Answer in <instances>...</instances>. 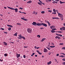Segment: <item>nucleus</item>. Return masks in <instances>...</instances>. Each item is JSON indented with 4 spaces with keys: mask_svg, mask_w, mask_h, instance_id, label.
Masks as SVG:
<instances>
[{
    "mask_svg": "<svg viewBox=\"0 0 65 65\" xmlns=\"http://www.w3.org/2000/svg\"><path fill=\"white\" fill-rule=\"evenodd\" d=\"M59 54H58L56 55V56H59Z\"/></svg>",
    "mask_w": 65,
    "mask_h": 65,
    "instance_id": "54",
    "label": "nucleus"
},
{
    "mask_svg": "<svg viewBox=\"0 0 65 65\" xmlns=\"http://www.w3.org/2000/svg\"><path fill=\"white\" fill-rule=\"evenodd\" d=\"M19 37H20V38H22V35H20L19 36Z\"/></svg>",
    "mask_w": 65,
    "mask_h": 65,
    "instance_id": "24",
    "label": "nucleus"
},
{
    "mask_svg": "<svg viewBox=\"0 0 65 65\" xmlns=\"http://www.w3.org/2000/svg\"><path fill=\"white\" fill-rule=\"evenodd\" d=\"M22 38H23V39H25V37H22Z\"/></svg>",
    "mask_w": 65,
    "mask_h": 65,
    "instance_id": "32",
    "label": "nucleus"
},
{
    "mask_svg": "<svg viewBox=\"0 0 65 65\" xmlns=\"http://www.w3.org/2000/svg\"><path fill=\"white\" fill-rule=\"evenodd\" d=\"M7 26H8V27H13V26H12V25H9L7 24Z\"/></svg>",
    "mask_w": 65,
    "mask_h": 65,
    "instance_id": "11",
    "label": "nucleus"
},
{
    "mask_svg": "<svg viewBox=\"0 0 65 65\" xmlns=\"http://www.w3.org/2000/svg\"><path fill=\"white\" fill-rule=\"evenodd\" d=\"M61 54H63V55H64V56H65V54H64V53H61Z\"/></svg>",
    "mask_w": 65,
    "mask_h": 65,
    "instance_id": "56",
    "label": "nucleus"
},
{
    "mask_svg": "<svg viewBox=\"0 0 65 65\" xmlns=\"http://www.w3.org/2000/svg\"><path fill=\"white\" fill-rule=\"evenodd\" d=\"M8 8H9V9H12V10H13V8H11L9 7H8Z\"/></svg>",
    "mask_w": 65,
    "mask_h": 65,
    "instance_id": "17",
    "label": "nucleus"
},
{
    "mask_svg": "<svg viewBox=\"0 0 65 65\" xmlns=\"http://www.w3.org/2000/svg\"><path fill=\"white\" fill-rule=\"evenodd\" d=\"M56 12L57 13H58V10H56Z\"/></svg>",
    "mask_w": 65,
    "mask_h": 65,
    "instance_id": "63",
    "label": "nucleus"
},
{
    "mask_svg": "<svg viewBox=\"0 0 65 65\" xmlns=\"http://www.w3.org/2000/svg\"><path fill=\"white\" fill-rule=\"evenodd\" d=\"M63 43H60L59 44L60 45H63Z\"/></svg>",
    "mask_w": 65,
    "mask_h": 65,
    "instance_id": "40",
    "label": "nucleus"
},
{
    "mask_svg": "<svg viewBox=\"0 0 65 65\" xmlns=\"http://www.w3.org/2000/svg\"><path fill=\"white\" fill-rule=\"evenodd\" d=\"M40 3H41V4H42V2H41V1L40 2Z\"/></svg>",
    "mask_w": 65,
    "mask_h": 65,
    "instance_id": "61",
    "label": "nucleus"
},
{
    "mask_svg": "<svg viewBox=\"0 0 65 65\" xmlns=\"http://www.w3.org/2000/svg\"><path fill=\"white\" fill-rule=\"evenodd\" d=\"M60 4H62L63 2H62L61 1H60Z\"/></svg>",
    "mask_w": 65,
    "mask_h": 65,
    "instance_id": "35",
    "label": "nucleus"
},
{
    "mask_svg": "<svg viewBox=\"0 0 65 65\" xmlns=\"http://www.w3.org/2000/svg\"><path fill=\"white\" fill-rule=\"evenodd\" d=\"M58 15H61V14L59 13H58Z\"/></svg>",
    "mask_w": 65,
    "mask_h": 65,
    "instance_id": "57",
    "label": "nucleus"
},
{
    "mask_svg": "<svg viewBox=\"0 0 65 65\" xmlns=\"http://www.w3.org/2000/svg\"><path fill=\"white\" fill-rule=\"evenodd\" d=\"M51 32L52 33H55V32H56V31H54V30H52Z\"/></svg>",
    "mask_w": 65,
    "mask_h": 65,
    "instance_id": "22",
    "label": "nucleus"
},
{
    "mask_svg": "<svg viewBox=\"0 0 65 65\" xmlns=\"http://www.w3.org/2000/svg\"><path fill=\"white\" fill-rule=\"evenodd\" d=\"M62 64L63 65H65V62H63L62 63Z\"/></svg>",
    "mask_w": 65,
    "mask_h": 65,
    "instance_id": "38",
    "label": "nucleus"
},
{
    "mask_svg": "<svg viewBox=\"0 0 65 65\" xmlns=\"http://www.w3.org/2000/svg\"><path fill=\"white\" fill-rule=\"evenodd\" d=\"M55 47V46H51L50 47H52V48H53V47Z\"/></svg>",
    "mask_w": 65,
    "mask_h": 65,
    "instance_id": "23",
    "label": "nucleus"
},
{
    "mask_svg": "<svg viewBox=\"0 0 65 65\" xmlns=\"http://www.w3.org/2000/svg\"><path fill=\"white\" fill-rule=\"evenodd\" d=\"M32 2V1H28L27 2V3H31Z\"/></svg>",
    "mask_w": 65,
    "mask_h": 65,
    "instance_id": "14",
    "label": "nucleus"
},
{
    "mask_svg": "<svg viewBox=\"0 0 65 65\" xmlns=\"http://www.w3.org/2000/svg\"><path fill=\"white\" fill-rule=\"evenodd\" d=\"M48 12H52L51 10H48Z\"/></svg>",
    "mask_w": 65,
    "mask_h": 65,
    "instance_id": "46",
    "label": "nucleus"
},
{
    "mask_svg": "<svg viewBox=\"0 0 65 65\" xmlns=\"http://www.w3.org/2000/svg\"><path fill=\"white\" fill-rule=\"evenodd\" d=\"M53 11H54V12H56V10L55 9H53Z\"/></svg>",
    "mask_w": 65,
    "mask_h": 65,
    "instance_id": "29",
    "label": "nucleus"
},
{
    "mask_svg": "<svg viewBox=\"0 0 65 65\" xmlns=\"http://www.w3.org/2000/svg\"><path fill=\"white\" fill-rule=\"evenodd\" d=\"M56 35H57V36H60V37H62V35L60 34H56Z\"/></svg>",
    "mask_w": 65,
    "mask_h": 65,
    "instance_id": "9",
    "label": "nucleus"
},
{
    "mask_svg": "<svg viewBox=\"0 0 65 65\" xmlns=\"http://www.w3.org/2000/svg\"><path fill=\"white\" fill-rule=\"evenodd\" d=\"M7 55L6 54H5L4 56H5V57H6V56H7Z\"/></svg>",
    "mask_w": 65,
    "mask_h": 65,
    "instance_id": "45",
    "label": "nucleus"
},
{
    "mask_svg": "<svg viewBox=\"0 0 65 65\" xmlns=\"http://www.w3.org/2000/svg\"><path fill=\"white\" fill-rule=\"evenodd\" d=\"M17 25H19L20 26H21V25H22L20 23H17Z\"/></svg>",
    "mask_w": 65,
    "mask_h": 65,
    "instance_id": "15",
    "label": "nucleus"
},
{
    "mask_svg": "<svg viewBox=\"0 0 65 65\" xmlns=\"http://www.w3.org/2000/svg\"><path fill=\"white\" fill-rule=\"evenodd\" d=\"M57 32H58V33H62V32L60 31H57Z\"/></svg>",
    "mask_w": 65,
    "mask_h": 65,
    "instance_id": "27",
    "label": "nucleus"
},
{
    "mask_svg": "<svg viewBox=\"0 0 65 65\" xmlns=\"http://www.w3.org/2000/svg\"><path fill=\"white\" fill-rule=\"evenodd\" d=\"M8 30L9 31H10V30H11V28L10 27H9L8 28Z\"/></svg>",
    "mask_w": 65,
    "mask_h": 65,
    "instance_id": "25",
    "label": "nucleus"
},
{
    "mask_svg": "<svg viewBox=\"0 0 65 65\" xmlns=\"http://www.w3.org/2000/svg\"><path fill=\"white\" fill-rule=\"evenodd\" d=\"M45 12L44 11H42L41 12V13H44Z\"/></svg>",
    "mask_w": 65,
    "mask_h": 65,
    "instance_id": "31",
    "label": "nucleus"
},
{
    "mask_svg": "<svg viewBox=\"0 0 65 65\" xmlns=\"http://www.w3.org/2000/svg\"><path fill=\"white\" fill-rule=\"evenodd\" d=\"M21 19H22V20H24V21H27V19H24V18H21Z\"/></svg>",
    "mask_w": 65,
    "mask_h": 65,
    "instance_id": "12",
    "label": "nucleus"
},
{
    "mask_svg": "<svg viewBox=\"0 0 65 65\" xmlns=\"http://www.w3.org/2000/svg\"><path fill=\"white\" fill-rule=\"evenodd\" d=\"M44 53H47V50L45 48H44Z\"/></svg>",
    "mask_w": 65,
    "mask_h": 65,
    "instance_id": "4",
    "label": "nucleus"
},
{
    "mask_svg": "<svg viewBox=\"0 0 65 65\" xmlns=\"http://www.w3.org/2000/svg\"><path fill=\"white\" fill-rule=\"evenodd\" d=\"M32 25H33L34 26H36L37 25V23H36L35 22H33V23L31 24Z\"/></svg>",
    "mask_w": 65,
    "mask_h": 65,
    "instance_id": "2",
    "label": "nucleus"
},
{
    "mask_svg": "<svg viewBox=\"0 0 65 65\" xmlns=\"http://www.w3.org/2000/svg\"><path fill=\"white\" fill-rule=\"evenodd\" d=\"M4 45H7V43L5 42H4Z\"/></svg>",
    "mask_w": 65,
    "mask_h": 65,
    "instance_id": "21",
    "label": "nucleus"
},
{
    "mask_svg": "<svg viewBox=\"0 0 65 65\" xmlns=\"http://www.w3.org/2000/svg\"><path fill=\"white\" fill-rule=\"evenodd\" d=\"M50 28L51 29L55 28V26H50Z\"/></svg>",
    "mask_w": 65,
    "mask_h": 65,
    "instance_id": "6",
    "label": "nucleus"
},
{
    "mask_svg": "<svg viewBox=\"0 0 65 65\" xmlns=\"http://www.w3.org/2000/svg\"><path fill=\"white\" fill-rule=\"evenodd\" d=\"M17 55V58H18L20 57V54H19L17 53L16 54Z\"/></svg>",
    "mask_w": 65,
    "mask_h": 65,
    "instance_id": "8",
    "label": "nucleus"
},
{
    "mask_svg": "<svg viewBox=\"0 0 65 65\" xmlns=\"http://www.w3.org/2000/svg\"><path fill=\"white\" fill-rule=\"evenodd\" d=\"M32 29L31 28H28L27 29V31L28 33H31L32 32Z\"/></svg>",
    "mask_w": 65,
    "mask_h": 65,
    "instance_id": "1",
    "label": "nucleus"
},
{
    "mask_svg": "<svg viewBox=\"0 0 65 65\" xmlns=\"http://www.w3.org/2000/svg\"><path fill=\"white\" fill-rule=\"evenodd\" d=\"M62 29L63 30H65V27H62Z\"/></svg>",
    "mask_w": 65,
    "mask_h": 65,
    "instance_id": "20",
    "label": "nucleus"
},
{
    "mask_svg": "<svg viewBox=\"0 0 65 65\" xmlns=\"http://www.w3.org/2000/svg\"><path fill=\"white\" fill-rule=\"evenodd\" d=\"M51 63H52L51 61H50L49 62L47 63V65H50V64H51Z\"/></svg>",
    "mask_w": 65,
    "mask_h": 65,
    "instance_id": "16",
    "label": "nucleus"
},
{
    "mask_svg": "<svg viewBox=\"0 0 65 65\" xmlns=\"http://www.w3.org/2000/svg\"><path fill=\"white\" fill-rule=\"evenodd\" d=\"M1 29H2V30H4V29L3 28H1Z\"/></svg>",
    "mask_w": 65,
    "mask_h": 65,
    "instance_id": "49",
    "label": "nucleus"
},
{
    "mask_svg": "<svg viewBox=\"0 0 65 65\" xmlns=\"http://www.w3.org/2000/svg\"><path fill=\"white\" fill-rule=\"evenodd\" d=\"M46 2L48 3V0H46Z\"/></svg>",
    "mask_w": 65,
    "mask_h": 65,
    "instance_id": "50",
    "label": "nucleus"
},
{
    "mask_svg": "<svg viewBox=\"0 0 65 65\" xmlns=\"http://www.w3.org/2000/svg\"><path fill=\"white\" fill-rule=\"evenodd\" d=\"M36 52H37V53H39V51H38V50H37L36 51Z\"/></svg>",
    "mask_w": 65,
    "mask_h": 65,
    "instance_id": "44",
    "label": "nucleus"
},
{
    "mask_svg": "<svg viewBox=\"0 0 65 65\" xmlns=\"http://www.w3.org/2000/svg\"><path fill=\"white\" fill-rule=\"evenodd\" d=\"M20 9H23V8H21V7L20 8Z\"/></svg>",
    "mask_w": 65,
    "mask_h": 65,
    "instance_id": "55",
    "label": "nucleus"
},
{
    "mask_svg": "<svg viewBox=\"0 0 65 65\" xmlns=\"http://www.w3.org/2000/svg\"><path fill=\"white\" fill-rule=\"evenodd\" d=\"M38 4H39V5H41V3H40L39 2L38 3Z\"/></svg>",
    "mask_w": 65,
    "mask_h": 65,
    "instance_id": "36",
    "label": "nucleus"
},
{
    "mask_svg": "<svg viewBox=\"0 0 65 65\" xmlns=\"http://www.w3.org/2000/svg\"><path fill=\"white\" fill-rule=\"evenodd\" d=\"M39 55H42V53H40V52H39V53H38Z\"/></svg>",
    "mask_w": 65,
    "mask_h": 65,
    "instance_id": "47",
    "label": "nucleus"
},
{
    "mask_svg": "<svg viewBox=\"0 0 65 65\" xmlns=\"http://www.w3.org/2000/svg\"><path fill=\"white\" fill-rule=\"evenodd\" d=\"M45 38H43L42 39V41H44V40H45Z\"/></svg>",
    "mask_w": 65,
    "mask_h": 65,
    "instance_id": "28",
    "label": "nucleus"
},
{
    "mask_svg": "<svg viewBox=\"0 0 65 65\" xmlns=\"http://www.w3.org/2000/svg\"><path fill=\"white\" fill-rule=\"evenodd\" d=\"M57 30V29L56 28H54V29H52V31H55V30Z\"/></svg>",
    "mask_w": 65,
    "mask_h": 65,
    "instance_id": "30",
    "label": "nucleus"
},
{
    "mask_svg": "<svg viewBox=\"0 0 65 65\" xmlns=\"http://www.w3.org/2000/svg\"><path fill=\"white\" fill-rule=\"evenodd\" d=\"M40 29H41L42 30V29H44V28L43 27H42V28H40Z\"/></svg>",
    "mask_w": 65,
    "mask_h": 65,
    "instance_id": "42",
    "label": "nucleus"
},
{
    "mask_svg": "<svg viewBox=\"0 0 65 65\" xmlns=\"http://www.w3.org/2000/svg\"><path fill=\"white\" fill-rule=\"evenodd\" d=\"M61 21H63V17H61Z\"/></svg>",
    "mask_w": 65,
    "mask_h": 65,
    "instance_id": "43",
    "label": "nucleus"
},
{
    "mask_svg": "<svg viewBox=\"0 0 65 65\" xmlns=\"http://www.w3.org/2000/svg\"><path fill=\"white\" fill-rule=\"evenodd\" d=\"M54 60H55V61L56 62H57V60L56 59V58L54 59Z\"/></svg>",
    "mask_w": 65,
    "mask_h": 65,
    "instance_id": "41",
    "label": "nucleus"
},
{
    "mask_svg": "<svg viewBox=\"0 0 65 65\" xmlns=\"http://www.w3.org/2000/svg\"><path fill=\"white\" fill-rule=\"evenodd\" d=\"M63 25L65 26V23H64L63 24Z\"/></svg>",
    "mask_w": 65,
    "mask_h": 65,
    "instance_id": "64",
    "label": "nucleus"
},
{
    "mask_svg": "<svg viewBox=\"0 0 65 65\" xmlns=\"http://www.w3.org/2000/svg\"><path fill=\"white\" fill-rule=\"evenodd\" d=\"M62 50H65V47H63L62 48Z\"/></svg>",
    "mask_w": 65,
    "mask_h": 65,
    "instance_id": "39",
    "label": "nucleus"
},
{
    "mask_svg": "<svg viewBox=\"0 0 65 65\" xmlns=\"http://www.w3.org/2000/svg\"><path fill=\"white\" fill-rule=\"evenodd\" d=\"M59 16L60 17H61V18H63V15H62V14H61L60 15H59Z\"/></svg>",
    "mask_w": 65,
    "mask_h": 65,
    "instance_id": "19",
    "label": "nucleus"
},
{
    "mask_svg": "<svg viewBox=\"0 0 65 65\" xmlns=\"http://www.w3.org/2000/svg\"><path fill=\"white\" fill-rule=\"evenodd\" d=\"M47 23H48L49 26H50V25H51V24H50V22L49 21H47Z\"/></svg>",
    "mask_w": 65,
    "mask_h": 65,
    "instance_id": "18",
    "label": "nucleus"
},
{
    "mask_svg": "<svg viewBox=\"0 0 65 65\" xmlns=\"http://www.w3.org/2000/svg\"><path fill=\"white\" fill-rule=\"evenodd\" d=\"M4 33H5L6 34H7V32H4Z\"/></svg>",
    "mask_w": 65,
    "mask_h": 65,
    "instance_id": "52",
    "label": "nucleus"
},
{
    "mask_svg": "<svg viewBox=\"0 0 65 65\" xmlns=\"http://www.w3.org/2000/svg\"><path fill=\"white\" fill-rule=\"evenodd\" d=\"M52 19H57V20H59V18H57V17H55V18L53 17L52 18Z\"/></svg>",
    "mask_w": 65,
    "mask_h": 65,
    "instance_id": "10",
    "label": "nucleus"
},
{
    "mask_svg": "<svg viewBox=\"0 0 65 65\" xmlns=\"http://www.w3.org/2000/svg\"><path fill=\"white\" fill-rule=\"evenodd\" d=\"M51 43L52 45H54V43Z\"/></svg>",
    "mask_w": 65,
    "mask_h": 65,
    "instance_id": "53",
    "label": "nucleus"
},
{
    "mask_svg": "<svg viewBox=\"0 0 65 65\" xmlns=\"http://www.w3.org/2000/svg\"><path fill=\"white\" fill-rule=\"evenodd\" d=\"M55 38L56 39H57L58 38V39H61V38L59 36H56Z\"/></svg>",
    "mask_w": 65,
    "mask_h": 65,
    "instance_id": "7",
    "label": "nucleus"
},
{
    "mask_svg": "<svg viewBox=\"0 0 65 65\" xmlns=\"http://www.w3.org/2000/svg\"><path fill=\"white\" fill-rule=\"evenodd\" d=\"M21 38L20 37H18V39H21Z\"/></svg>",
    "mask_w": 65,
    "mask_h": 65,
    "instance_id": "60",
    "label": "nucleus"
},
{
    "mask_svg": "<svg viewBox=\"0 0 65 65\" xmlns=\"http://www.w3.org/2000/svg\"><path fill=\"white\" fill-rule=\"evenodd\" d=\"M37 26H41V25H42V24L39 23H37Z\"/></svg>",
    "mask_w": 65,
    "mask_h": 65,
    "instance_id": "5",
    "label": "nucleus"
},
{
    "mask_svg": "<svg viewBox=\"0 0 65 65\" xmlns=\"http://www.w3.org/2000/svg\"><path fill=\"white\" fill-rule=\"evenodd\" d=\"M43 25V26H44V27H47V24L44 23H42V25Z\"/></svg>",
    "mask_w": 65,
    "mask_h": 65,
    "instance_id": "3",
    "label": "nucleus"
},
{
    "mask_svg": "<svg viewBox=\"0 0 65 65\" xmlns=\"http://www.w3.org/2000/svg\"><path fill=\"white\" fill-rule=\"evenodd\" d=\"M46 48H47V49H48V50H50L51 49V48H50L47 47H46Z\"/></svg>",
    "mask_w": 65,
    "mask_h": 65,
    "instance_id": "26",
    "label": "nucleus"
},
{
    "mask_svg": "<svg viewBox=\"0 0 65 65\" xmlns=\"http://www.w3.org/2000/svg\"><path fill=\"white\" fill-rule=\"evenodd\" d=\"M51 52H49L48 54L49 55H51Z\"/></svg>",
    "mask_w": 65,
    "mask_h": 65,
    "instance_id": "58",
    "label": "nucleus"
},
{
    "mask_svg": "<svg viewBox=\"0 0 65 65\" xmlns=\"http://www.w3.org/2000/svg\"><path fill=\"white\" fill-rule=\"evenodd\" d=\"M37 37H39V38H40V35H38Z\"/></svg>",
    "mask_w": 65,
    "mask_h": 65,
    "instance_id": "34",
    "label": "nucleus"
},
{
    "mask_svg": "<svg viewBox=\"0 0 65 65\" xmlns=\"http://www.w3.org/2000/svg\"><path fill=\"white\" fill-rule=\"evenodd\" d=\"M35 11H34L33 12V14H35Z\"/></svg>",
    "mask_w": 65,
    "mask_h": 65,
    "instance_id": "51",
    "label": "nucleus"
},
{
    "mask_svg": "<svg viewBox=\"0 0 65 65\" xmlns=\"http://www.w3.org/2000/svg\"><path fill=\"white\" fill-rule=\"evenodd\" d=\"M52 14H56V12H53L52 13Z\"/></svg>",
    "mask_w": 65,
    "mask_h": 65,
    "instance_id": "37",
    "label": "nucleus"
},
{
    "mask_svg": "<svg viewBox=\"0 0 65 65\" xmlns=\"http://www.w3.org/2000/svg\"><path fill=\"white\" fill-rule=\"evenodd\" d=\"M62 60H63V61H65V58L63 59H62Z\"/></svg>",
    "mask_w": 65,
    "mask_h": 65,
    "instance_id": "59",
    "label": "nucleus"
},
{
    "mask_svg": "<svg viewBox=\"0 0 65 65\" xmlns=\"http://www.w3.org/2000/svg\"><path fill=\"white\" fill-rule=\"evenodd\" d=\"M15 10L16 12H17L18 11V9L15 8Z\"/></svg>",
    "mask_w": 65,
    "mask_h": 65,
    "instance_id": "13",
    "label": "nucleus"
},
{
    "mask_svg": "<svg viewBox=\"0 0 65 65\" xmlns=\"http://www.w3.org/2000/svg\"><path fill=\"white\" fill-rule=\"evenodd\" d=\"M23 57L24 58H26V56L25 55H24Z\"/></svg>",
    "mask_w": 65,
    "mask_h": 65,
    "instance_id": "48",
    "label": "nucleus"
},
{
    "mask_svg": "<svg viewBox=\"0 0 65 65\" xmlns=\"http://www.w3.org/2000/svg\"><path fill=\"white\" fill-rule=\"evenodd\" d=\"M54 2H55V3H58V2H56L55 1Z\"/></svg>",
    "mask_w": 65,
    "mask_h": 65,
    "instance_id": "62",
    "label": "nucleus"
},
{
    "mask_svg": "<svg viewBox=\"0 0 65 65\" xmlns=\"http://www.w3.org/2000/svg\"><path fill=\"white\" fill-rule=\"evenodd\" d=\"M14 36H17V34H14Z\"/></svg>",
    "mask_w": 65,
    "mask_h": 65,
    "instance_id": "33",
    "label": "nucleus"
}]
</instances>
